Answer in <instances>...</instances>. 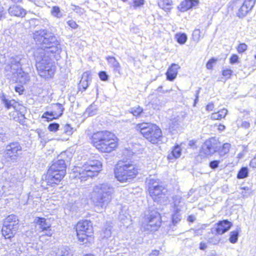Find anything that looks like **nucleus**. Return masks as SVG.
<instances>
[{"label": "nucleus", "mask_w": 256, "mask_h": 256, "mask_svg": "<svg viewBox=\"0 0 256 256\" xmlns=\"http://www.w3.org/2000/svg\"><path fill=\"white\" fill-rule=\"evenodd\" d=\"M73 10L79 14H82L84 12V9L76 6H73Z\"/></svg>", "instance_id": "603ef678"}, {"label": "nucleus", "mask_w": 256, "mask_h": 256, "mask_svg": "<svg viewBox=\"0 0 256 256\" xmlns=\"http://www.w3.org/2000/svg\"><path fill=\"white\" fill-rule=\"evenodd\" d=\"M225 129V126L222 124H220L218 126V130H223Z\"/></svg>", "instance_id": "338daca9"}, {"label": "nucleus", "mask_w": 256, "mask_h": 256, "mask_svg": "<svg viewBox=\"0 0 256 256\" xmlns=\"http://www.w3.org/2000/svg\"><path fill=\"white\" fill-rule=\"evenodd\" d=\"M0 98L6 108L10 109L12 107L14 108L16 106V102L14 100H10L6 98L4 94L0 96Z\"/></svg>", "instance_id": "bb28decb"}, {"label": "nucleus", "mask_w": 256, "mask_h": 256, "mask_svg": "<svg viewBox=\"0 0 256 256\" xmlns=\"http://www.w3.org/2000/svg\"><path fill=\"white\" fill-rule=\"evenodd\" d=\"M160 252L158 250H154L150 254L149 256H158Z\"/></svg>", "instance_id": "e2e57ef3"}, {"label": "nucleus", "mask_w": 256, "mask_h": 256, "mask_svg": "<svg viewBox=\"0 0 256 256\" xmlns=\"http://www.w3.org/2000/svg\"><path fill=\"white\" fill-rule=\"evenodd\" d=\"M12 73L14 80L20 84H26L30 80L28 73L24 72L22 68H12Z\"/></svg>", "instance_id": "f3484780"}, {"label": "nucleus", "mask_w": 256, "mask_h": 256, "mask_svg": "<svg viewBox=\"0 0 256 256\" xmlns=\"http://www.w3.org/2000/svg\"><path fill=\"white\" fill-rule=\"evenodd\" d=\"M8 139V138L5 133L3 132H0V142H4L6 141Z\"/></svg>", "instance_id": "5fc2aeb1"}, {"label": "nucleus", "mask_w": 256, "mask_h": 256, "mask_svg": "<svg viewBox=\"0 0 256 256\" xmlns=\"http://www.w3.org/2000/svg\"><path fill=\"white\" fill-rule=\"evenodd\" d=\"M248 170L247 167H242L238 171L237 174V178L238 179L244 178L248 176Z\"/></svg>", "instance_id": "72a5a7b5"}, {"label": "nucleus", "mask_w": 256, "mask_h": 256, "mask_svg": "<svg viewBox=\"0 0 256 256\" xmlns=\"http://www.w3.org/2000/svg\"><path fill=\"white\" fill-rule=\"evenodd\" d=\"M149 194L154 202L160 204H165L168 202L167 190L160 184L158 180L150 179L148 182Z\"/></svg>", "instance_id": "6e6552de"}, {"label": "nucleus", "mask_w": 256, "mask_h": 256, "mask_svg": "<svg viewBox=\"0 0 256 256\" xmlns=\"http://www.w3.org/2000/svg\"><path fill=\"white\" fill-rule=\"evenodd\" d=\"M14 90L16 92H18L20 94H22L24 90L22 86H15Z\"/></svg>", "instance_id": "680f3d73"}, {"label": "nucleus", "mask_w": 256, "mask_h": 256, "mask_svg": "<svg viewBox=\"0 0 256 256\" xmlns=\"http://www.w3.org/2000/svg\"><path fill=\"white\" fill-rule=\"evenodd\" d=\"M232 226V223L227 220L219 221L212 228L211 232L215 234H222L227 231Z\"/></svg>", "instance_id": "dca6fc26"}, {"label": "nucleus", "mask_w": 256, "mask_h": 256, "mask_svg": "<svg viewBox=\"0 0 256 256\" xmlns=\"http://www.w3.org/2000/svg\"><path fill=\"white\" fill-rule=\"evenodd\" d=\"M129 111L133 114L134 116L139 117L143 112V108L142 107L138 106L137 107L130 108Z\"/></svg>", "instance_id": "f704fd0d"}, {"label": "nucleus", "mask_w": 256, "mask_h": 256, "mask_svg": "<svg viewBox=\"0 0 256 256\" xmlns=\"http://www.w3.org/2000/svg\"><path fill=\"white\" fill-rule=\"evenodd\" d=\"M238 231L235 230L230 232V238L228 240H238Z\"/></svg>", "instance_id": "a18cd8bd"}, {"label": "nucleus", "mask_w": 256, "mask_h": 256, "mask_svg": "<svg viewBox=\"0 0 256 256\" xmlns=\"http://www.w3.org/2000/svg\"><path fill=\"white\" fill-rule=\"evenodd\" d=\"M18 219L16 216L14 214H10L7 216L4 222V224H7L8 223H14V224H18Z\"/></svg>", "instance_id": "4c0bfd02"}, {"label": "nucleus", "mask_w": 256, "mask_h": 256, "mask_svg": "<svg viewBox=\"0 0 256 256\" xmlns=\"http://www.w3.org/2000/svg\"><path fill=\"white\" fill-rule=\"evenodd\" d=\"M230 148V144L228 143H225L223 144L222 149L224 151V154H222V150H220L219 154L220 157L224 156L226 154L229 152Z\"/></svg>", "instance_id": "ea45409f"}, {"label": "nucleus", "mask_w": 256, "mask_h": 256, "mask_svg": "<svg viewBox=\"0 0 256 256\" xmlns=\"http://www.w3.org/2000/svg\"><path fill=\"white\" fill-rule=\"evenodd\" d=\"M144 4V0H134V6L136 7L140 6Z\"/></svg>", "instance_id": "6e6d98bb"}, {"label": "nucleus", "mask_w": 256, "mask_h": 256, "mask_svg": "<svg viewBox=\"0 0 256 256\" xmlns=\"http://www.w3.org/2000/svg\"><path fill=\"white\" fill-rule=\"evenodd\" d=\"M172 4V0H160L158 2L159 7L165 11L171 10Z\"/></svg>", "instance_id": "a878e982"}, {"label": "nucleus", "mask_w": 256, "mask_h": 256, "mask_svg": "<svg viewBox=\"0 0 256 256\" xmlns=\"http://www.w3.org/2000/svg\"><path fill=\"white\" fill-rule=\"evenodd\" d=\"M33 38L38 44L46 49L48 53L60 54L61 48L59 42L54 34L46 30H40L33 33Z\"/></svg>", "instance_id": "f03ea898"}, {"label": "nucleus", "mask_w": 256, "mask_h": 256, "mask_svg": "<svg viewBox=\"0 0 256 256\" xmlns=\"http://www.w3.org/2000/svg\"><path fill=\"white\" fill-rule=\"evenodd\" d=\"M228 113V110L225 108H223L219 110L218 112L213 113L211 116V118L212 120H220L222 118H224Z\"/></svg>", "instance_id": "c85d7f7f"}, {"label": "nucleus", "mask_w": 256, "mask_h": 256, "mask_svg": "<svg viewBox=\"0 0 256 256\" xmlns=\"http://www.w3.org/2000/svg\"><path fill=\"white\" fill-rule=\"evenodd\" d=\"M3 226L13 229V230H16L18 228V224H14L10 222V224L8 223L7 224H4Z\"/></svg>", "instance_id": "09e8293b"}, {"label": "nucleus", "mask_w": 256, "mask_h": 256, "mask_svg": "<svg viewBox=\"0 0 256 256\" xmlns=\"http://www.w3.org/2000/svg\"><path fill=\"white\" fill-rule=\"evenodd\" d=\"M67 24L69 26L73 29H76L78 28V24H76L75 21L72 20H70L67 22Z\"/></svg>", "instance_id": "8fccbe9b"}, {"label": "nucleus", "mask_w": 256, "mask_h": 256, "mask_svg": "<svg viewBox=\"0 0 256 256\" xmlns=\"http://www.w3.org/2000/svg\"><path fill=\"white\" fill-rule=\"evenodd\" d=\"M16 230H13V229L3 226L2 233L5 239H10L12 238Z\"/></svg>", "instance_id": "393cba45"}, {"label": "nucleus", "mask_w": 256, "mask_h": 256, "mask_svg": "<svg viewBox=\"0 0 256 256\" xmlns=\"http://www.w3.org/2000/svg\"><path fill=\"white\" fill-rule=\"evenodd\" d=\"M250 165L253 168H256V156L254 157L250 161Z\"/></svg>", "instance_id": "4d7b16f0"}, {"label": "nucleus", "mask_w": 256, "mask_h": 256, "mask_svg": "<svg viewBox=\"0 0 256 256\" xmlns=\"http://www.w3.org/2000/svg\"><path fill=\"white\" fill-rule=\"evenodd\" d=\"M256 0H244L239 8L236 15L240 18H243L252 9Z\"/></svg>", "instance_id": "a211bd4d"}, {"label": "nucleus", "mask_w": 256, "mask_h": 256, "mask_svg": "<svg viewBox=\"0 0 256 256\" xmlns=\"http://www.w3.org/2000/svg\"><path fill=\"white\" fill-rule=\"evenodd\" d=\"M5 154L10 160H16L22 154V146L18 142H10L6 146Z\"/></svg>", "instance_id": "f8f14e48"}, {"label": "nucleus", "mask_w": 256, "mask_h": 256, "mask_svg": "<svg viewBox=\"0 0 256 256\" xmlns=\"http://www.w3.org/2000/svg\"><path fill=\"white\" fill-rule=\"evenodd\" d=\"M59 54H52L48 53L46 49L42 48H38L34 52V56L36 60V66L38 74L44 78H52L54 76L56 67L53 65L52 58H55L56 55Z\"/></svg>", "instance_id": "f257e3e1"}, {"label": "nucleus", "mask_w": 256, "mask_h": 256, "mask_svg": "<svg viewBox=\"0 0 256 256\" xmlns=\"http://www.w3.org/2000/svg\"><path fill=\"white\" fill-rule=\"evenodd\" d=\"M250 124L248 122H246V121H244L242 122L241 124V126L242 128H248L250 127Z\"/></svg>", "instance_id": "13d9d810"}, {"label": "nucleus", "mask_w": 256, "mask_h": 256, "mask_svg": "<svg viewBox=\"0 0 256 256\" xmlns=\"http://www.w3.org/2000/svg\"><path fill=\"white\" fill-rule=\"evenodd\" d=\"M238 56L236 54H232L230 58V62L234 64L238 62Z\"/></svg>", "instance_id": "864d4df0"}, {"label": "nucleus", "mask_w": 256, "mask_h": 256, "mask_svg": "<svg viewBox=\"0 0 256 256\" xmlns=\"http://www.w3.org/2000/svg\"><path fill=\"white\" fill-rule=\"evenodd\" d=\"M248 46L244 43L240 44L238 47V51L239 53H242L247 50Z\"/></svg>", "instance_id": "49530a36"}, {"label": "nucleus", "mask_w": 256, "mask_h": 256, "mask_svg": "<svg viewBox=\"0 0 256 256\" xmlns=\"http://www.w3.org/2000/svg\"><path fill=\"white\" fill-rule=\"evenodd\" d=\"M102 164L100 160H90L84 164L80 168H78V173L76 176L81 180H86L87 178H92L98 175L101 170Z\"/></svg>", "instance_id": "1a4fd4ad"}, {"label": "nucleus", "mask_w": 256, "mask_h": 256, "mask_svg": "<svg viewBox=\"0 0 256 256\" xmlns=\"http://www.w3.org/2000/svg\"><path fill=\"white\" fill-rule=\"evenodd\" d=\"M220 146L217 140L212 138L206 140L202 146L200 154L206 156H210L220 150Z\"/></svg>", "instance_id": "ddd939ff"}, {"label": "nucleus", "mask_w": 256, "mask_h": 256, "mask_svg": "<svg viewBox=\"0 0 256 256\" xmlns=\"http://www.w3.org/2000/svg\"><path fill=\"white\" fill-rule=\"evenodd\" d=\"M232 73V70L230 69H226L222 70V74L224 76H227L228 78H230Z\"/></svg>", "instance_id": "3c124183"}, {"label": "nucleus", "mask_w": 256, "mask_h": 256, "mask_svg": "<svg viewBox=\"0 0 256 256\" xmlns=\"http://www.w3.org/2000/svg\"><path fill=\"white\" fill-rule=\"evenodd\" d=\"M97 109L96 108L95 106L90 105L86 110V114H88V116H92L95 115L96 114Z\"/></svg>", "instance_id": "a19ab883"}, {"label": "nucleus", "mask_w": 256, "mask_h": 256, "mask_svg": "<svg viewBox=\"0 0 256 256\" xmlns=\"http://www.w3.org/2000/svg\"><path fill=\"white\" fill-rule=\"evenodd\" d=\"M216 60L214 58H212L211 59H210L207 62L206 64V68L208 69V70H211L212 69V67H213V64L216 62Z\"/></svg>", "instance_id": "de8ad7c7"}, {"label": "nucleus", "mask_w": 256, "mask_h": 256, "mask_svg": "<svg viewBox=\"0 0 256 256\" xmlns=\"http://www.w3.org/2000/svg\"><path fill=\"white\" fill-rule=\"evenodd\" d=\"M181 210H174L172 214V221L174 226L176 225L180 222L182 218V215L180 213Z\"/></svg>", "instance_id": "cd10ccee"}, {"label": "nucleus", "mask_w": 256, "mask_h": 256, "mask_svg": "<svg viewBox=\"0 0 256 256\" xmlns=\"http://www.w3.org/2000/svg\"><path fill=\"white\" fill-rule=\"evenodd\" d=\"M214 108V105L212 103L208 104L206 107V109L208 111H212Z\"/></svg>", "instance_id": "052dcab7"}, {"label": "nucleus", "mask_w": 256, "mask_h": 256, "mask_svg": "<svg viewBox=\"0 0 256 256\" xmlns=\"http://www.w3.org/2000/svg\"><path fill=\"white\" fill-rule=\"evenodd\" d=\"M222 160H214L210 162V167L213 170L218 168L219 164L222 162Z\"/></svg>", "instance_id": "37998d69"}, {"label": "nucleus", "mask_w": 256, "mask_h": 256, "mask_svg": "<svg viewBox=\"0 0 256 256\" xmlns=\"http://www.w3.org/2000/svg\"><path fill=\"white\" fill-rule=\"evenodd\" d=\"M12 2L14 3H20L22 2V0H11Z\"/></svg>", "instance_id": "774afa93"}, {"label": "nucleus", "mask_w": 256, "mask_h": 256, "mask_svg": "<svg viewBox=\"0 0 256 256\" xmlns=\"http://www.w3.org/2000/svg\"><path fill=\"white\" fill-rule=\"evenodd\" d=\"M198 4V0H185L180 4L178 6V8L180 12H184L190 8L196 7Z\"/></svg>", "instance_id": "aec40b11"}, {"label": "nucleus", "mask_w": 256, "mask_h": 256, "mask_svg": "<svg viewBox=\"0 0 256 256\" xmlns=\"http://www.w3.org/2000/svg\"><path fill=\"white\" fill-rule=\"evenodd\" d=\"M207 248V246L204 243L201 242L200 244V248L202 250H205Z\"/></svg>", "instance_id": "0e129e2a"}, {"label": "nucleus", "mask_w": 256, "mask_h": 256, "mask_svg": "<svg viewBox=\"0 0 256 256\" xmlns=\"http://www.w3.org/2000/svg\"><path fill=\"white\" fill-rule=\"evenodd\" d=\"M112 226H108L105 228L101 234L102 239H108L111 236L112 234Z\"/></svg>", "instance_id": "e433bc0d"}, {"label": "nucleus", "mask_w": 256, "mask_h": 256, "mask_svg": "<svg viewBox=\"0 0 256 256\" xmlns=\"http://www.w3.org/2000/svg\"><path fill=\"white\" fill-rule=\"evenodd\" d=\"M66 174V164L63 160H58L50 166L48 170L45 179L42 178L41 186L46 189L48 186H52L58 184Z\"/></svg>", "instance_id": "39448f33"}, {"label": "nucleus", "mask_w": 256, "mask_h": 256, "mask_svg": "<svg viewBox=\"0 0 256 256\" xmlns=\"http://www.w3.org/2000/svg\"><path fill=\"white\" fill-rule=\"evenodd\" d=\"M78 240H86L91 236L93 228L90 221L87 220L79 222L76 227Z\"/></svg>", "instance_id": "9b49d317"}, {"label": "nucleus", "mask_w": 256, "mask_h": 256, "mask_svg": "<svg viewBox=\"0 0 256 256\" xmlns=\"http://www.w3.org/2000/svg\"><path fill=\"white\" fill-rule=\"evenodd\" d=\"M181 155V150L179 146H176L171 153L168 156V159H172V158H179Z\"/></svg>", "instance_id": "2f4dec72"}, {"label": "nucleus", "mask_w": 256, "mask_h": 256, "mask_svg": "<svg viewBox=\"0 0 256 256\" xmlns=\"http://www.w3.org/2000/svg\"><path fill=\"white\" fill-rule=\"evenodd\" d=\"M174 203V210H180L182 206V197L180 196L176 195L172 197Z\"/></svg>", "instance_id": "7c9ffc66"}, {"label": "nucleus", "mask_w": 256, "mask_h": 256, "mask_svg": "<svg viewBox=\"0 0 256 256\" xmlns=\"http://www.w3.org/2000/svg\"><path fill=\"white\" fill-rule=\"evenodd\" d=\"M22 60V56H14L10 58V72H12V68H21L22 64L20 61Z\"/></svg>", "instance_id": "5701e85b"}, {"label": "nucleus", "mask_w": 256, "mask_h": 256, "mask_svg": "<svg viewBox=\"0 0 256 256\" xmlns=\"http://www.w3.org/2000/svg\"><path fill=\"white\" fill-rule=\"evenodd\" d=\"M50 108L52 110L51 112H44L42 116L43 118H46L48 122L61 116L64 110L63 106L60 103L52 104Z\"/></svg>", "instance_id": "4468645a"}, {"label": "nucleus", "mask_w": 256, "mask_h": 256, "mask_svg": "<svg viewBox=\"0 0 256 256\" xmlns=\"http://www.w3.org/2000/svg\"><path fill=\"white\" fill-rule=\"evenodd\" d=\"M136 128L144 138L152 144H157L162 138V130L156 124L144 122L138 124Z\"/></svg>", "instance_id": "423d86ee"}, {"label": "nucleus", "mask_w": 256, "mask_h": 256, "mask_svg": "<svg viewBox=\"0 0 256 256\" xmlns=\"http://www.w3.org/2000/svg\"><path fill=\"white\" fill-rule=\"evenodd\" d=\"M176 38L178 42L180 44H184L187 40V36L186 34H176Z\"/></svg>", "instance_id": "c9c22d12"}, {"label": "nucleus", "mask_w": 256, "mask_h": 256, "mask_svg": "<svg viewBox=\"0 0 256 256\" xmlns=\"http://www.w3.org/2000/svg\"><path fill=\"white\" fill-rule=\"evenodd\" d=\"M50 14L52 16L57 18H60L64 16L61 11L60 8L56 6L52 7Z\"/></svg>", "instance_id": "c756f323"}, {"label": "nucleus", "mask_w": 256, "mask_h": 256, "mask_svg": "<svg viewBox=\"0 0 256 256\" xmlns=\"http://www.w3.org/2000/svg\"><path fill=\"white\" fill-rule=\"evenodd\" d=\"M114 188L108 183H103L95 186L91 194V200L94 204L102 209L105 208L111 202Z\"/></svg>", "instance_id": "7ed1b4c3"}, {"label": "nucleus", "mask_w": 256, "mask_h": 256, "mask_svg": "<svg viewBox=\"0 0 256 256\" xmlns=\"http://www.w3.org/2000/svg\"><path fill=\"white\" fill-rule=\"evenodd\" d=\"M100 79L102 81L108 80V76L104 71H101L98 74Z\"/></svg>", "instance_id": "c03bdc74"}, {"label": "nucleus", "mask_w": 256, "mask_h": 256, "mask_svg": "<svg viewBox=\"0 0 256 256\" xmlns=\"http://www.w3.org/2000/svg\"><path fill=\"white\" fill-rule=\"evenodd\" d=\"M35 222L42 230L41 236H51L53 234V230L51 229V224L50 220L44 218L37 217L35 219Z\"/></svg>", "instance_id": "2eb2a0df"}, {"label": "nucleus", "mask_w": 256, "mask_h": 256, "mask_svg": "<svg viewBox=\"0 0 256 256\" xmlns=\"http://www.w3.org/2000/svg\"><path fill=\"white\" fill-rule=\"evenodd\" d=\"M180 68V66L176 64H172L170 67L166 72V78L170 81H173L178 74V70Z\"/></svg>", "instance_id": "412c9836"}, {"label": "nucleus", "mask_w": 256, "mask_h": 256, "mask_svg": "<svg viewBox=\"0 0 256 256\" xmlns=\"http://www.w3.org/2000/svg\"><path fill=\"white\" fill-rule=\"evenodd\" d=\"M196 220V217L194 215H190L188 216L187 220L190 222H194Z\"/></svg>", "instance_id": "bf43d9fd"}, {"label": "nucleus", "mask_w": 256, "mask_h": 256, "mask_svg": "<svg viewBox=\"0 0 256 256\" xmlns=\"http://www.w3.org/2000/svg\"><path fill=\"white\" fill-rule=\"evenodd\" d=\"M60 125L56 122L50 123L48 126V130L50 132H56L58 130Z\"/></svg>", "instance_id": "79ce46f5"}, {"label": "nucleus", "mask_w": 256, "mask_h": 256, "mask_svg": "<svg viewBox=\"0 0 256 256\" xmlns=\"http://www.w3.org/2000/svg\"><path fill=\"white\" fill-rule=\"evenodd\" d=\"M201 35V32L200 29H196L192 32V38L196 42H198L201 38H203Z\"/></svg>", "instance_id": "58836bf2"}, {"label": "nucleus", "mask_w": 256, "mask_h": 256, "mask_svg": "<svg viewBox=\"0 0 256 256\" xmlns=\"http://www.w3.org/2000/svg\"><path fill=\"white\" fill-rule=\"evenodd\" d=\"M94 146L102 152H110L117 147V138L113 133L107 131H100L92 136Z\"/></svg>", "instance_id": "20e7f679"}, {"label": "nucleus", "mask_w": 256, "mask_h": 256, "mask_svg": "<svg viewBox=\"0 0 256 256\" xmlns=\"http://www.w3.org/2000/svg\"><path fill=\"white\" fill-rule=\"evenodd\" d=\"M8 12L11 16L16 17H24L26 14V11L22 7L17 5H12L8 9Z\"/></svg>", "instance_id": "6ab92c4d"}, {"label": "nucleus", "mask_w": 256, "mask_h": 256, "mask_svg": "<svg viewBox=\"0 0 256 256\" xmlns=\"http://www.w3.org/2000/svg\"><path fill=\"white\" fill-rule=\"evenodd\" d=\"M146 222L148 224L144 228L146 230L152 232L156 230L160 226V216L159 212L153 208H150L148 214H146Z\"/></svg>", "instance_id": "9d476101"}, {"label": "nucleus", "mask_w": 256, "mask_h": 256, "mask_svg": "<svg viewBox=\"0 0 256 256\" xmlns=\"http://www.w3.org/2000/svg\"><path fill=\"white\" fill-rule=\"evenodd\" d=\"M61 130L62 134H66L69 136L73 134L74 128H72L70 124H66L63 126Z\"/></svg>", "instance_id": "473e14b6"}, {"label": "nucleus", "mask_w": 256, "mask_h": 256, "mask_svg": "<svg viewBox=\"0 0 256 256\" xmlns=\"http://www.w3.org/2000/svg\"><path fill=\"white\" fill-rule=\"evenodd\" d=\"M116 179L122 182H129L138 174L137 167L130 163L118 164L114 171Z\"/></svg>", "instance_id": "0eeeda50"}, {"label": "nucleus", "mask_w": 256, "mask_h": 256, "mask_svg": "<svg viewBox=\"0 0 256 256\" xmlns=\"http://www.w3.org/2000/svg\"><path fill=\"white\" fill-rule=\"evenodd\" d=\"M106 60L115 72H118L119 74H120L121 66L120 63L114 56H108L106 57Z\"/></svg>", "instance_id": "4be33fe9"}, {"label": "nucleus", "mask_w": 256, "mask_h": 256, "mask_svg": "<svg viewBox=\"0 0 256 256\" xmlns=\"http://www.w3.org/2000/svg\"><path fill=\"white\" fill-rule=\"evenodd\" d=\"M89 75L87 72L83 74L82 78L80 82L78 87L80 90L82 88L85 90L89 85Z\"/></svg>", "instance_id": "b1692460"}, {"label": "nucleus", "mask_w": 256, "mask_h": 256, "mask_svg": "<svg viewBox=\"0 0 256 256\" xmlns=\"http://www.w3.org/2000/svg\"><path fill=\"white\" fill-rule=\"evenodd\" d=\"M200 88H199V90H198L196 92V98L194 100V103L196 104L197 101L198 100V94H199V92H200Z\"/></svg>", "instance_id": "69168bd1"}]
</instances>
